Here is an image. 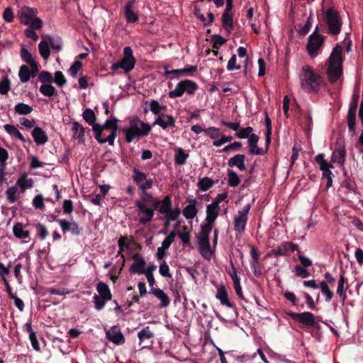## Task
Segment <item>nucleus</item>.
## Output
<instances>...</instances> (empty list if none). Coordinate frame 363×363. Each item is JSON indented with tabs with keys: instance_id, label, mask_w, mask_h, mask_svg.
<instances>
[{
	"instance_id": "nucleus-1",
	"label": "nucleus",
	"mask_w": 363,
	"mask_h": 363,
	"mask_svg": "<svg viewBox=\"0 0 363 363\" xmlns=\"http://www.w3.org/2000/svg\"><path fill=\"white\" fill-rule=\"evenodd\" d=\"M159 204L160 200L153 197L151 194L143 191L141 197L135 201L140 223L145 225L150 222Z\"/></svg>"
},
{
	"instance_id": "nucleus-2",
	"label": "nucleus",
	"mask_w": 363,
	"mask_h": 363,
	"mask_svg": "<svg viewBox=\"0 0 363 363\" xmlns=\"http://www.w3.org/2000/svg\"><path fill=\"white\" fill-rule=\"evenodd\" d=\"M117 130L118 119L116 118L107 119L103 125L99 124L94 126L95 138L101 144L107 142L110 145H113Z\"/></svg>"
},
{
	"instance_id": "nucleus-3",
	"label": "nucleus",
	"mask_w": 363,
	"mask_h": 363,
	"mask_svg": "<svg viewBox=\"0 0 363 363\" xmlns=\"http://www.w3.org/2000/svg\"><path fill=\"white\" fill-rule=\"evenodd\" d=\"M299 80L301 88L308 93L318 92L323 84L321 77L308 65L301 68Z\"/></svg>"
},
{
	"instance_id": "nucleus-4",
	"label": "nucleus",
	"mask_w": 363,
	"mask_h": 363,
	"mask_svg": "<svg viewBox=\"0 0 363 363\" xmlns=\"http://www.w3.org/2000/svg\"><path fill=\"white\" fill-rule=\"evenodd\" d=\"M342 45L337 44L328 59L327 73L332 82H336L342 73Z\"/></svg>"
},
{
	"instance_id": "nucleus-5",
	"label": "nucleus",
	"mask_w": 363,
	"mask_h": 363,
	"mask_svg": "<svg viewBox=\"0 0 363 363\" xmlns=\"http://www.w3.org/2000/svg\"><path fill=\"white\" fill-rule=\"evenodd\" d=\"M151 126L140 121L138 118L131 120L129 127L124 130L126 141L130 143L140 137L146 136L150 132Z\"/></svg>"
},
{
	"instance_id": "nucleus-6",
	"label": "nucleus",
	"mask_w": 363,
	"mask_h": 363,
	"mask_svg": "<svg viewBox=\"0 0 363 363\" xmlns=\"http://www.w3.org/2000/svg\"><path fill=\"white\" fill-rule=\"evenodd\" d=\"M38 10L35 8L23 6L18 11V17L21 23L35 29H40L43 26L42 21L37 17Z\"/></svg>"
},
{
	"instance_id": "nucleus-7",
	"label": "nucleus",
	"mask_w": 363,
	"mask_h": 363,
	"mask_svg": "<svg viewBox=\"0 0 363 363\" xmlns=\"http://www.w3.org/2000/svg\"><path fill=\"white\" fill-rule=\"evenodd\" d=\"M135 64V60L133 55V50L130 47H125L123 49V56L121 61L113 63L111 69L113 71H116L118 69H122L125 72L131 71Z\"/></svg>"
},
{
	"instance_id": "nucleus-8",
	"label": "nucleus",
	"mask_w": 363,
	"mask_h": 363,
	"mask_svg": "<svg viewBox=\"0 0 363 363\" xmlns=\"http://www.w3.org/2000/svg\"><path fill=\"white\" fill-rule=\"evenodd\" d=\"M197 84L191 80L185 79L179 82L175 89L169 93L170 98L180 97L184 92L193 94L197 90Z\"/></svg>"
},
{
	"instance_id": "nucleus-9",
	"label": "nucleus",
	"mask_w": 363,
	"mask_h": 363,
	"mask_svg": "<svg viewBox=\"0 0 363 363\" xmlns=\"http://www.w3.org/2000/svg\"><path fill=\"white\" fill-rule=\"evenodd\" d=\"M325 21L332 35H337L341 30L342 22L337 11L329 9L325 13Z\"/></svg>"
},
{
	"instance_id": "nucleus-10",
	"label": "nucleus",
	"mask_w": 363,
	"mask_h": 363,
	"mask_svg": "<svg viewBox=\"0 0 363 363\" xmlns=\"http://www.w3.org/2000/svg\"><path fill=\"white\" fill-rule=\"evenodd\" d=\"M317 30L318 28H316L315 31L309 36L307 44L308 54L312 57H315L318 55L324 42L323 37L317 33Z\"/></svg>"
},
{
	"instance_id": "nucleus-11",
	"label": "nucleus",
	"mask_w": 363,
	"mask_h": 363,
	"mask_svg": "<svg viewBox=\"0 0 363 363\" xmlns=\"http://www.w3.org/2000/svg\"><path fill=\"white\" fill-rule=\"evenodd\" d=\"M250 209V205L247 204L242 210L239 211L234 218V229L238 234L244 233L247 222V214Z\"/></svg>"
},
{
	"instance_id": "nucleus-12",
	"label": "nucleus",
	"mask_w": 363,
	"mask_h": 363,
	"mask_svg": "<svg viewBox=\"0 0 363 363\" xmlns=\"http://www.w3.org/2000/svg\"><path fill=\"white\" fill-rule=\"evenodd\" d=\"M133 179L143 191H146L145 190L152 186V180L147 179V175L139 170L134 169Z\"/></svg>"
},
{
	"instance_id": "nucleus-13",
	"label": "nucleus",
	"mask_w": 363,
	"mask_h": 363,
	"mask_svg": "<svg viewBox=\"0 0 363 363\" xmlns=\"http://www.w3.org/2000/svg\"><path fill=\"white\" fill-rule=\"evenodd\" d=\"M289 315L294 320H298L307 326L315 327L316 325L315 317L310 312L301 313H289Z\"/></svg>"
},
{
	"instance_id": "nucleus-14",
	"label": "nucleus",
	"mask_w": 363,
	"mask_h": 363,
	"mask_svg": "<svg viewBox=\"0 0 363 363\" xmlns=\"http://www.w3.org/2000/svg\"><path fill=\"white\" fill-rule=\"evenodd\" d=\"M106 338L112 343L119 345L125 342V337L118 326H113L106 332Z\"/></svg>"
},
{
	"instance_id": "nucleus-15",
	"label": "nucleus",
	"mask_w": 363,
	"mask_h": 363,
	"mask_svg": "<svg viewBox=\"0 0 363 363\" xmlns=\"http://www.w3.org/2000/svg\"><path fill=\"white\" fill-rule=\"evenodd\" d=\"M198 245L201 256L210 260L215 249L211 247L209 239H198Z\"/></svg>"
},
{
	"instance_id": "nucleus-16",
	"label": "nucleus",
	"mask_w": 363,
	"mask_h": 363,
	"mask_svg": "<svg viewBox=\"0 0 363 363\" xmlns=\"http://www.w3.org/2000/svg\"><path fill=\"white\" fill-rule=\"evenodd\" d=\"M20 55L23 61L27 63L30 68L33 70V72H38V63L35 60L32 54L28 50V49L22 45L20 50Z\"/></svg>"
},
{
	"instance_id": "nucleus-17",
	"label": "nucleus",
	"mask_w": 363,
	"mask_h": 363,
	"mask_svg": "<svg viewBox=\"0 0 363 363\" xmlns=\"http://www.w3.org/2000/svg\"><path fill=\"white\" fill-rule=\"evenodd\" d=\"M231 269L228 271V274L233 280V286L236 294L241 298H243V293L240 284V279L238 275L237 270L233 262L230 263Z\"/></svg>"
},
{
	"instance_id": "nucleus-18",
	"label": "nucleus",
	"mask_w": 363,
	"mask_h": 363,
	"mask_svg": "<svg viewBox=\"0 0 363 363\" xmlns=\"http://www.w3.org/2000/svg\"><path fill=\"white\" fill-rule=\"evenodd\" d=\"M154 125H158L163 129L173 128L175 126V120L172 116L162 113L158 115Z\"/></svg>"
},
{
	"instance_id": "nucleus-19",
	"label": "nucleus",
	"mask_w": 363,
	"mask_h": 363,
	"mask_svg": "<svg viewBox=\"0 0 363 363\" xmlns=\"http://www.w3.org/2000/svg\"><path fill=\"white\" fill-rule=\"evenodd\" d=\"M56 221L60 225L63 233L70 231L74 235H79L80 233L79 228L76 222L67 221L64 219H57Z\"/></svg>"
},
{
	"instance_id": "nucleus-20",
	"label": "nucleus",
	"mask_w": 363,
	"mask_h": 363,
	"mask_svg": "<svg viewBox=\"0 0 363 363\" xmlns=\"http://www.w3.org/2000/svg\"><path fill=\"white\" fill-rule=\"evenodd\" d=\"M357 101L352 102L350 105V108L347 113V123L348 128L350 131L354 133L355 131V122H356V109H357Z\"/></svg>"
},
{
	"instance_id": "nucleus-21",
	"label": "nucleus",
	"mask_w": 363,
	"mask_h": 363,
	"mask_svg": "<svg viewBox=\"0 0 363 363\" xmlns=\"http://www.w3.org/2000/svg\"><path fill=\"white\" fill-rule=\"evenodd\" d=\"M135 0H130L125 6L124 13L128 23H135L138 21V14L133 10Z\"/></svg>"
},
{
	"instance_id": "nucleus-22",
	"label": "nucleus",
	"mask_w": 363,
	"mask_h": 363,
	"mask_svg": "<svg viewBox=\"0 0 363 363\" xmlns=\"http://www.w3.org/2000/svg\"><path fill=\"white\" fill-rule=\"evenodd\" d=\"M346 150L344 146H338L332 154L331 161L343 165L345 162Z\"/></svg>"
},
{
	"instance_id": "nucleus-23",
	"label": "nucleus",
	"mask_w": 363,
	"mask_h": 363,
	"mask_svg": "<svg viewBox=\"0 0 363 363\" xmlns=\"http://www.w3.org/2000/svg\"><path fill=\"white\" fill-rule=\"evenodd\" d=\"M258 141L259 137L257 135H252L250 138L247 140L249 150L252 155H262L266 152V150H264L257 146Z\"/></svg>"
},
{
	"instance_id": "nucleus-24",
	"label": "nucleus",
	"mask_w": 363,
	"mask_h": 363,
	"mask_svg": "<svg viewBox=\"0 0 363 363\" xmlns=\"http://www.w3.org/2000/svg\"><path fill=\"white\" fill-rule=\"evenodd\" d=\"M245 157L244 155H236L234 157L230 158L228 161V164L230 167H237L240 171L246 170V166L245 164Z\"/></svg>"
},
{
	"instance_id": "nucleus-25",
	"label": "nucleus",
	"mask_w": 363,
	"mask_h": 363,
	"mask_svg": "<svg viewBox=\"0 0 363 363\" xmlns=\"http://www.w3.org/2000/svg\"><path fill=\"white\" fill-rule=\"evenodd\" d=\"M219 206L216 203H210L206 206V216L205 221L214 224L218 216Z\"/></svg>"
},
{
	"instance_id": "nucleus-26",
	"label": "nucleus",
	"mask_w": 363,
	"mask_h": 363,
	"mask_svg": "<svg viewBox=\"0 0 363 363\" xmlns=\"http://www.w3.org/2000/svg\"><path fill=\"white\" fill-rule=\"evenodd\" d=\"M196 204L197 201L196 199H191L189 200V204L183 209V215L187 220L193 219L196 216L198 213Z\"/></svg>"
},
{
	"instance_id": "nucleus-27",
	"label": "nucleus",
	"mask_w": 363,
	"mask_h": 363,
	"mask_svg": "<svg viewBox=\"0 0 363 363\" xmlns=\"http://www.w3.org/2000/svg\"><path fill=\"white\" fill-rule=\"evenodd\" d=\"M32 136L37 145H44L48 140L46 133L40 127H35L33 128Z\"/></svg>"
},
{
	"instance_id": "nucleus-28",
	"label": "nucleus",
	"mask_w": 363,
	"mask_h": 363,
	"mask_svg": "<svg viewBox=\"0 0 363 363\" xmlns=\"http://www.w3.org/2000/svg\"><path fill=\"white\" fill-rule=\"evenodd\" d=\"M174 163L177 165H184L186 164L187 159L189 157V152L182 147H176L174 149Z\"/></svg>"
},
{
	"instance_id": "nucleus-29",
	"label": "nucleus",
	"mask_w": 363,
	"mask_h": 363,
	"mask_svg": "<svg viewBox=\"0 0 363 363\" xmlns=\"http://www.w3.org/2000/svg\"><path fill=\"white\" fill-rule=\"evenodd\" d=\"M197 70L196 66H189L183 69H172L165 72V75H168L170 74H177L178 77H189L191 76L194 72Z\"/></svg>"
},
{
	"instance_id": "nucleus-30",
	"label": "nucleus",
	"mask_w": 363,
	"mask_h": 363,
	"mask_svg": "<svg viewBox=\"0 0 363 363\" xmlns=\"http://www.w3.org/2000/svg\"><path fill=\"white\" fill-rule=\"evenodd\" d=\"M41 37H42V40L38 44V50H39V53L41 55V57L45 60H47L50 57V48H49L50 43L48 41L47 35H43Z\"/></svg>"
},
{
	"instance_id": "nucleus-31",
	"label": "nucleus",
	"mask_w": 363,
	"mask_h": 363,
	"mask_svg": "<svg viewBox=\"0 0 363 363\" xmlns=\"http://www.w3.org/2000/svg\"><path fill=\"white\" fill-rule=\"evenodd\" d=\"M38 72H33V70L26 65H21L18 72V77L21 82L26 83L29 81L30 77H34Z\"/></svg>"
},
{
	"instance_id": "nucleus-32",
	"label": "nucleus",
	"mask_w": 363,
	"mask_h": 363,
	"mask_svg": "<svg viewBox=\"0 0 363 363\" xmlns=\"http://www.w3.org/2000/svg\"><path fill=\"white\" fill-rule=\"evenodd\" d=\"M13 233L18 239L25 240L30 236V232L21 223H16L13 227Z\"/></svg>"
},
{
	"instance_id": "nucleus-33",
	"label": "nucleus",
	"mask_w": 363,
	"mask_h": 363,
	"mask_svg": "<svg viewBox=\"0 0 363 363\" xmlns=\"http://www.w3.org/2000/svg\"><path fill=\"white\" fill-rule=\"evenodd\" d=\"M145 261L142 257H136L130 267V270L138 274H145Z\"/></svg>"
},
{
	"instance_id": "nucleus-34",
	"label": "nucleus",
	"mask_w": 363,
	"mask_h": 363,
	"mask_svg": "<svg viewBox=\"0 0 363 363\" xmlns=\"http://www.w3.org/2000/svg\"><path fill=\"white\" fill-rule=\"evenodd\" d=\"M315 160L318 164L320 170L323 172V176L328 174V172H332L330 169L333 168V166L325 160V155L323 154L320 153L317 155L315 157Z\"/></svg>"
},
{
	"instance_id": "nucleus-35",
	"label": "nucleus",
	"mask_w": 363,
	"mask_h": 363,
	"mask_svg": "<svg viewBox=\"0 0 363 363\" xmlns=\"http://www.w3.org/2000/svg\"><path fill=\"white\" fill-rule=\"evenodd\" d=\"M16 184L21 191L24 192L26 189L33 187V181L31 178H28L26 174H24L17 180Z\"/></svg>"
},
{
	"instance_id": "nucleus-36",
	"label": "nucleus",
	"mask_w": 363,
	"mask_h": 363,
	"mask_svg": "<svg viewBox=\"0 0 363 363\" xmlns=\"http://www.w3.org/2000/svg\"><path fill=\"white\" fill-rule=\"evenodd\" d=\"M150 293L154 294L159 300H160V306L162 308H165L169 305V298L162 289L152 288Z\"/></svg>"
},
{
	"instance_id": "nucleus-37",
	"label": "nucleus",
	"mask_w": 363,
	"mask_h": 363,
	"mask_svg": "<svg viewBox=\"0 0 363 363\" xmlns=\"http://www.w3.org/2000/svg\"><path fill=\"white\" fill-rule=\"evenodd\" d=\"M5 131L13 138H17L23 143L26 142V139L20 131L11 124H6L4 125Z\"/></svg>"
},
{
	"instance_id": "nucleus-38",
	"label": "nucleus",
	"mask_w": 363,
	"mask_h": 363,
	"mask_svg": "<svg viewBox=\"0 0 363 363\" xmlns=\"http://www.w3.org/2000/svg\"><path fill=\"white\" fill-rule=\"evenodd\" d=\"M216 297L220 301L222 305L226 306L228 308L233 306V303L228 300V294L224 286L218 289Z\"/></svg>"
},
{
	"instance_id": "nucleus-39",
	"label": "nucleus",
	"mask_w": 363,
	"mask_h": 363,
	"mask_svg": "<svg viewBox=\"0 0 363 363\" xmlns=\"http://www.w3.org/2000/svg\"><path fill=\"white\" fill-rule=\"evenodd\" d=\"M6 195L7 200L9 203H13L18 199L20 192L17 186H12L9 187L6 191Z\"/></svg>"
},
{
	"instance_id": "nucleus-40",
	"label": "nucleus",
	"mask_w": 363,
	"mask_h": 363,
	"mask_svg": "<svg viewBox=\"0 0 363 363\" xmlns=\"http://www.w3.org/2000/svg\"><path fill=\"white\" fill-rule=\"evenodd\" d=\"M346 280L343 276L341 274L340 276V279L338 281L337 289V294L341 298L342 301H345L347 296L345 291L347 289V286H345Z\"/></svg>"
},
{
	"instance_id": "nucleus-41",
	"label": "nucleus",
	"mask_w": 363,
	"mask_h": 363,
	"mask_svg": "<svg viewBox=\"0 0 363 363\" xmlns=\"http://www.w3.org/2000/svg\"><path fill=\"white\" fill-rule=\"evenodd\" d=\"M96 289L99 294H100L101 297L108 301L111 299L112 296L110 289L106 284L103 282L99 283Z\"/></svg>"
},
{
	"instance_id": "nucleus-42",
	"label": "nucleus",
	"mask_w": 363,
	"mask_h": 363,
	"mask_svg": "<svg viewBox=\"0 0 363 363\" xmlns=\"http://www.w3.org/2000/svg\"><path fill=\"white\" fill-rule=\"evenodd\" d=\"M213 223L206 222L201 225V232L198 239H209V235L213 229Z\"/></svg>"
},
{
	"instance_id": "nucleus-43",
	"label": "nucleus",
	"mask_w": 363,
	"mask_h": 363,
	"mask_svg": "<svg viewBox=\"0 0 363 363\" xmlns=\"http://www.w3.org/2000/svg\"><path fill=\"white\" fill-rule=\"evenodd\" d=\"M159 212L164 215L170 208H172V201L169 196H166L162 201H160L158 206Z\"/></svg>"
},
{
	"instance_id": "nucleus-44",
	"label": "nucleus",
	"mask_w": 363,
	"mask_h": 363,
	"mask_svg": "<svg viewBox=\"0 0 363 363\" xmlns=\"http://www.w3.org/2000/svg\"><path fill=\"white\" fill-rule=\"evenodd\" d=\"M47 39L50 45L54 50L59 52L62 49V40L59 36H50L47 35Z\"/></svg>"
},
{
	"instance_id": "nucleus-45",
	"label": "nucleus",
	"mask_w": 363,
	"mask_h": 363,
	"mask_svg": "<svg viewBox=\"0 0 363 363\" xmlns=\"http://www.w3.org/2000/svg\"><path fill=\"white\" fill-rule=\"evenodd\" d=\"M84 120L92 126V129L94 130V126L96 125H99L96 123V116L94 111L91 108H86L82 114Z\"/></svg>"
},
{
	"instance_id": "nucleus-46",
	"label": "nucleus",
	"mask_w": 363,
	"mask_h": 363,
	"mask_svg": "<svg viewBox=\"0 0 363 363\" xmlns=\"http://www.w3.org/2000/svg\"><path fill=\"white\" fill-rule=\"evenodd\" d=\"M222 23L227 32H230L233 28V18L230 11H225L222 16Z\"/></svg>"
},
{
	"instance_id": "nucleus-47",
	"label": "nucleus",
	"mask_w": 363,
	"mask_h": 363,
	"mask_svg": "<svg viewBox=\"0 0 363 363\" xmlns=\"http://www.w3.org/2000/svg\"><path fill=\"white\" fill-rule=\"evenodd\" d=\"M146 104H148L150 111L155 115H160L162 111L166 109V106L160 104L156 100H150L147 101Z\"/></svg>"
},
{
	"instance_id": "nucleus-48",
	"label": "nucleus",
	"mask_w": 363,
	"mask_h": 363,
	"mask_svg": "<svg viewBox=\"0 0 363 363\" xmlns=\"http://www.w3.org/2000/svg\"><path fill=\"white\" fill-rule=\"evenodd\" d=\"M14 111L18 115H27L33 111V108L28 104L18 103L15 106Z\"/></svg>"
},
{
	"instance_id": "nucleus-49",
	"label": "nucleus",
	"mask_w": 363,
	"mask_h": 363,
	"mask_svg": "<svg viewBox=\"0 0 363 363\" xmlns=\"http://www.w3.org/2000/svg\"><path fill=\"white\" fill-rule=\"evenodd\" d=\"M26 327L27 331L29 333V339L30 340V342H31V345H32L33 347L35 350L38 351L40 350L39 344H38V342L35 333V332L32 329L31 324L30 323H26Z\"/></svg>"
},
{
	"instance_id": "nucleus-50",
	"label": "nucleus",
	"mask_w": 363,
	"mask_h": 363,
	"mask_svg": "<svg viewBox=\"0 0 363 363\" xmlns=\"http://www.w3.org/2000/svg\"><path fill=\"white\" fill-rule=\"evenodd\" d=\"M40 91L44 96L49 97L53 96L57 94L55 88L49 84H44L41 85L40 87Z\"/></svg>"
},
{
	"instance_id": "nucleus-51",
	"label": "nucleus",
	"mask_w": 363,
	"mask_h": 363,
	"mask_svg": "<svg viewBox=\"0 0 363 363\" xmlns=\"http://www.w3.org/2000/svg\"><path fill=\"white\" fill-rule=\"evenodd\" d=\"M72 130L74 136L79 141L82 142L84 136V128L78 123L74 122L72 124Z\"/></svg>"
},
{
	"instance_id": "nucleus-52",
	"label": "nucleus",
	"mask_w": 363,
	"mask_h": 363,
	"mask_svg": "<svg viewBox=\"0 0 363 363\" xmlns=\"http://www.w3.org/2000/svg\"><path fill=\"white\" fill-rule=\"evenodd\" d=\"M138 337L140 342H142L145 340L151 339L154 337V333L150 330V327H145L138 332Z\"/></svg>"
},
{
	"instance_id": "nucleus-53",
	"label": "nucleus",
	"mask_w": 363,
	"mask_h": 363,
	"mask_svg": "<svg viewBox=\"0 0 363 363\" xmlns=\"http://www.w3.org/2000/svg\"><path fill=\"white\" fill-rule=\"evenodd\" d=\"M181 213L179 208H170L164 215V218L167 220V223L176 220Z\"/></svg>"
},
{
	"instance_id": "nucleus-54",
	"label": "nucleus",
	"mask_w": 363,
	"mask_h": 363,
	"mask_svg": "<svg viewBox=\"0 0 363 363\" xmlns=\"http://www.w3.org/2000/svg\"><path fill=\"white\" fill-rule=\"evenodd\" d=\"M252 135L255 134L253 133V128L250 126L240 129L236 133V137L240 139H249Z\"/></svg>"
},
{
	"instance_id": "nucleus-55",
	"label": "nucleus",
	"mask_w": 363,
	"mask_h": 363,
	"mask_svg": "<svg viewBox=\"0 0 363 363\" xmlns=\"http://www.w3.org/2000/svg\"><path fill=\"white\" fill-rule=\"evenodd\" d=\"M228 182L229 186L233 187L238 186L240 182L238 174L233 170H230L228 172Z\"/></svg>"
},
{
	"instance_id": "nucleus-56",
	"label": "nucleus",
	"mask_w": 363,
	"mask_h": 363,
	"mask_svg": "<svg viewBox=\"0 0 363 363\" xmlns=\"http://www.w3.org/2000/svg\"><path fill=\"white\" fill-rule=\"evenodd\" d=\"M213 185V182L208 177H203L199 179L198 186L201 191H207Z\"/></svg>"
},
{
	"instance_id": "nucleus-57",
	"label": "nucleus",
	"mask_w": 363,
	"mask_h": 363,
	"mask_svg": "<svg viewBox=\"0 0 363 363\" xmlns=\"http://www.w3.org/2000/svg\"><path fill=\"white\" fill-rule=\"evenodd\" d=\"M322 293L325 296V301H329L332 298L333 296V293L330 289H329V286L327 284V282L325 281H323L320 283L319 285Z\"/></svg>"
},
{
	"instance_id": "nucleus-58",
	"label": "nucleus",
	"mask_w": 363,
	"mask_h": 363,
	"mask_svg": "<svg viewBox=\"0 0 363 363\" xmlns=\"http://www.w3.org/2000/svg\"><path fill=\"white\" fill-rule=\"evenodd\" d=\"M52 82H55L60 86H62L66 84L67 80L63 73L60 71H57L55 73V77H52Z\"/></svg>"
},
{
	"instance_id": "nucleus-59",
	"label": "nucleus",
	"mask_w": 363,
	"mask_h": 363,
	"mask_svg": "<svg viewBox=\"0 0 363 363\" xmlns=\"http://www.w3.org/2000/svg\"><path fill=\"white\" fill-rule=\"evenodd\" d=\"M156 266L155 264L150 265L145 272V276L147 279L148 284L150 286H153L155 284V279L153 277L152 272L155 270Z\"/></svg>"
},
{
	"instance_id": "nucleus-60",
	"label": "nucleus",
	"mask_w": 363,
	"mask_h": 363,
	"mask_svg": "<svg viewBox=\"0 0 363 363\" xmlns=\"http://www.w3.org/2000/svg\"><path fill=\"white\" fill-rule=\"evenodd\" d=\"M203 133L212 139H216L220 137V130L215 127H209L204 129Z\"/></svg>"
},
{
	"instance_id": "nucleus-61",
	"label": "nucleus",
	"mask_w": 363,
	"mask_h": 363,
	"mask_svg": "<svg viewBox=\"0 0 363 363\" xmlns=\"http://www.w3.org/2000/svg\"><path fill=\"white\" fill-rule=\"evenodd\" d=\"M82 69V63L79 60H76L73 65L70 67V68L68 70L69 74L72 77H76L77 75V73L79 72V70Z\"/></svg>"
},
{
	"instance_id": "nucleus-62",
	"label": "nucleus",
	"mask_w": 363,
	"mask_h": 363,
	"mask_svg": "<svg viewBox=\"0 0 363 363\" xmlns=\"http://www.w3.org/2000/svg\"><path fill=\"white\" fill-rule=\"evenodd\" d=\"M39 81L44 84H49L52 82V74L47 71H43L38 76Z\"/></svg>"
},
{
	"instance_id": "nucleus-63",
	"label": "nucleus",
	"mask_w": 363,
	"mask_h": 363,
	"mask_svg": "<svg viewBox=\"0 0 363 363\" xmlns=\"http://www.w3.org/2000/svg\"><path fill=\"white\" fill-rule=\"evenodd\" d=\"M176 234L174 231H171L169 234L165 238L162 243V247L167 250L175 239Z\"/></svg>"
},
{
	"instance_id": "nucleus-64",
	"label": "nucleus",
	"mask_w": 363,
	"mask_h": 363,
	"mask_svg": "<svg viewBox=\"0 0 363 363\" xmlns=\"http://www.w3.org/2000/svg\"><path fill=\"white\" fill-rule=\"evenodd\" d=\"M11 83L8 78H4L0 82V94H6L10 90Z\"/></svg>"
}]
</instances>
